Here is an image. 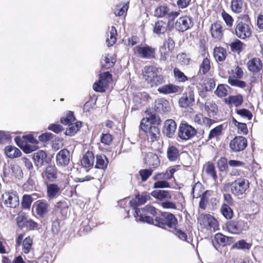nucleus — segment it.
<instances>
[{
	"instance_id": "f257e3e1",
	"label": "nucleus",
	"mask_w": 263,
	"mask_h": 263,
	"mask_svg": "<svg viewBox=\"0 0 263 263\" xmlns=\"http://www.w3.org/2000/svg\"><path fill=\"white\" fill-rule=\"evenodd\" d=\"M159 68L153 65L145 66L142 71L143 78L151 87L157 86L164 83V77L158 74Z\"/></svg>"
},
{
	"instance_id": "f03ea898",
	"label": "nucleus",
	"mask_w": 263,
	"mask_h": 263,
	"mask_svg": "<svg viewBox=\"0 0 263 263\" xmlns=\"http://www.w3.org/2000/svg\"><path fill=\"white\" fill-rule=\"evenodd\" d=\"M250 186L249 181L244 178H239L233 181L230 184L231 193L238 198H242Z\"/></svg>"
},
{
	"instance_id": "7ed1b4c3",
	"label": "nucleus",
	"mask_w": 263,
	"mask_h": 263,
	"mask_svg": "<svg viewBox=\"0 0 263 263\" xmlns=\"http://www.w3.org/2000/svg\"><path fill=\"white\" fill-rule=\"evenodd\" d=\"M177 223V219L174 215L166 212H162L161 217H156L155 218V226L163 229H173L176 226Z\"/></svg>"
},
{
	"instance_id": "20e7f679",
	"label": "nucleus",
	"mask_w": 263,
	"mask_h": 263,
	"mask_svg": "<svg viewBox=\"0 0 263 263\" xmlns=\"http://www.w3.org/2000/svg\"><path fill=\"white\" fill-rule=\"evenodd\" d=\"M145 118L140 123V129L145 132L148 140L154 142L158 139L160 132L158 126L152 124H145Z\"/></svg>"
},
{
	"instance_id": "39448f33",
	"label": "nucleus",
	"mask_w": 263,
	"mask_h": 263,
	"mask_svg": "<svg viewBox=\"0 0 263 263\" xmlns=\"http://www.w3.org/2000/svg\"><path fill=\"white\" fill-rule=\"evenodd\" d=\"M226 226L228 231L234 234H239L249 229L247 222L242 220L229 221L227 222Z\"/></svg>"
},
{
	"instance_id": "423d86ee",
	"label": "nucleus",
	"mask_w": 263,
	"mask_h": 263,
	"mask_svg": "<svg viewBox=\"0 0 263 263\" xmlns=\"http://www.w3.org/2000/svg\"><path fill=\"white\" fill-rule=\"evenodd\" d=\"M196 133V129L186 122L181 123L179 125L178 136L183 140L191 139L195 136Z\"/></svg>"
},
{
	"instance_id": "0eeeda50",
	"label": "nucleus",
	"mask_w": 263,
	"mask_h": 263,
	"mask_svg": "<svg viewBox=\"0 0 263 263\" xmlns=\"http://www.w3.org/2000/svg\"><path fill=\"white\" fill-rule=\"evenodd\" d=\"M194 23L193 18L187 15L180 17L175 23V28L176 30L183 32L192 28Z\"/></svg>"
},
{
	"instance_id": "6e6552de",
	"label": "nucleus",
	"mask_w": 263,
	"mask_h": 263,
	"mask_svg": "<svg viewBox=\"0 0 263 263\" xmlns=\"http://www.w3.org/2000/svg\"><path fill=\"white\" fill-rule=\"evenodd\" d=\"M111 79V74L109 72H105L100 74L98 82H96L93 84V90L97 92H104Z\"/></svg>"
},
{
	"instance_id": "1a4fd4ad",
	"label": "nucleus",
	"mask_w": 263,
	"mask_h": 263,
	"mask_svg": "<svg viewBox=\"0 0 263 263\" xmlns=\"http://www.w3.org/2000/svg\"><path fill=\"white\" fill-rule=\"evenodd\" d=\"M235 30L236 36L242 40L249 37L252 34L250 26L242 22L237 24Z\"/></svg>"
},
{
	"instance_id": "9d476101",
	"label": "nucleus",
	"mask_w": 263,
	"mask_h": 263,
	"mask_svg": "<svg viewBox=\"0 0 263 263\" xmlns=\"http://www.w3.org/2000/svg\"><path fill=\"white\" fill-rule=\"evenodd\" d=\"M139 55L142 59H152L155 58L156 50L147 45L137 46L136 47Z\"/></svg>"
},
{
	"instance_id": "9b49d317",
	"label": "nucleus",
	"mask_w": 263,
	"mask_h": 263,
	"mask_svg": "<svg viewBox=\"0 0 263 263\" xmlns=\"http://www.w3.org/2000/svg\"><path fill=\"white\" fill-rule=\"evenodd\" d=\"M247 146V140L242 136L235 137L230 143V147L232 151L238 152L244 150Z\"/></svg>"
},
{
	"instance_id": "f8f14e48",
	"label": "nucleus",
	"mask_w": 263,
	"mask_h": 263,
	"mask_svg": "<svg viewBox=\"0 0 263 263\" xmlns=\"http://www.w3.org/2000/svg\"><path fill=\"white\" fill-rule=\"evenodd\" d=\"M195 102L194 93L192 90H189L182 94L178 103L181 108H187L193 105Z\"/></svg>"
},
{
	"instance_id": "ddd939ff",
	"label": "nucleus",
	"mask_w": 263,
	"mask_h": 263,
	"mask_svg": "<svg viewBox=\"0 0 263 263\" xmlns=\"http://www.w3.org/2000/svg\"><path fill=\"white\" fill-rule=\"evenodd\" d=\"M70 154L68 150L64 148L59 151L56 156V163L59 166L65 167L70 162Z\"/></svg>"
},
{
	"instance_id": "4468645a",
	"label": "nucleus",
	"mask_w": 263,
	"mask_h": 263,
	"mask_svg": "<svg viewBox=\"0 0 263 263\" xmlns=\"http://www.w3.org/2000/svg\"><path fill=\"white\" fill-rule=\"evenodd\" d=\"M201 225L204 227L215 230L218 227V222L215 218L210 214H201L198 219Z\"/></svg>"
},
{
	"instance_id": "2eb2a0df",
	"label": "nucleus",
	"mask_w": 263,
	"mask_h": 263,
	"mask_svg": "<svg viewBox=\"0 0 263 263\" xmlns=\"http://www.w3.org/2000/svg\"><path fill=\"white\" fill-rule=\"evenodd\" d=\"M2 197L5 199V203L11 208H15L19 205V198L15 192L6 193Z\"/></svg>"
},
{
	"instance_id": "dca6fc26",
	"label": "nucleus",
	"mask_w": 263,
	"mask_h": 263,
	"mask_svg": "<svg viewBox=\"0 0 263 263\" xmlns=\"http://www.w3.org/2000/svg\"><path fill=\"white\" fill-rule=\"evenodd\" d=\"M33 207L35 208L37 214L40 217H44L49 211V204L46 201L39 200L34 202Z\"/></svg>"
},
{
	"instance_id": "f3484780",
	"label": "nucleus",
	"mask_w": 263,
	"mask_h": 263,
	"mask_svg": "<svg viewBox=\"0 0 263 263\" xmlns=\"http://www.w3.org/2000/svg\"><path fill=\"white\" fill-rule=\"evenodd\" d=\"M248 70L253 73H259L262 70L263 65L261 60L258 58H254L247 63Z\"/></svg>"
},
{
	"instance_id": "a211bd4d",
	"label": "nucleus",
	"mask_w": 263,
	"mask_h": 263,
	"mask_svg": "<svg viewBox=\"0 0 263 263\" xmlns=\"http://www.w3.org/2000/svg\"><path fill=\"white\" fill-rule=\"evenodd\" d=\"M47 154L43 150H39L33 155V160L35 166L39 168L47 161Z\"/></svg>"
},
{
	"instance_id": "6ab92c4d",
	"label": "nucleus",
	"mask_w": 263,
	"mask_h": 263,
	"mask_svg": "<svg viewBox=\"0 0 263 263\" xmlns=\"http://www.w3.org/2000/svg\"><path fill=\"white\" fill-rule=\"evenodd\" d=\"M177 124L174 120H167L164 123L163 133L169 138H172L174 135L176 130Z\"/></svg>"
},
{
	"instance_id": "aec40b11",
	"label": "nucleus",
	"mask_w": 263,
	"mask_h": 263,
	"mask_svg": "<svg viewBox=\"0 0 263 263\" xmlns=\"http://www.w3.org/2000/svg\"><path fill=\"white\" fill-rule=\"evenodd\" d=\"M158 91L160 93L168 95L180 92L181 91V89L177 85L170 83L159 87L158 88Z\"/></svg>"
},
{
	"instance_id": "412c9836",
	"label": "nucleus",
	"mask_w": 263,
	"mask_h": 263,
	"mask_svg": "<svg viewBox=\"0 0 263 263\" xmlns=\"http://www.w3.org/2000/svg\"><path fill=\"white\" fill-rule=\"evenodd\" d=\"M222 27L219 23H215L211 25L210 30L212 37L216 41L221 40L223 37Z\"/></svg>"
},
{
	"instance_id": "4be33fe9",
	"label": "nucleus",
	"mask_w": 263,
	"mask_h": 263,
	"mask_svg": "<svg viewBox=\"0 0 263 263\" xmlns=\"http://www.w3.org/2000/svg\"><path fill=\"white\" fill-rule=\"evenodd\" d=\"M44 175L49 181H55L58 178V170L55 165H48L44 171Z\"/></svg>"
},
{
	"instance_id": "5701e85b",
	"label": "nucleus",
	"mask_w": 263,
	"mask_h": 263,
	"mask_svg": "<svg viewBox=\"0 0 263 263\" xmlns=\"http://www.w3.org/2000/svg\"><path fill=\"white\" fill-rule=\"evenodd\" d=\"M134 215L137 221L153 224L155 226V219H153L150 216L145 215V213L141 212L140 209H136Z\"/></svg>"
},
{
	"instance_id": "b1692460",
	"label": "nucleus",
	"mask_w": 263,
	"mask_h": 263,
	"mask_svg": "<svg viewBox=\"0 0 263 263\" xmlns=\"http://www.w3.org/2000/svg\"><path fill=\"white\" fill-rule=\"evenodd\" d=\"M214 240L218 245L221 246L230 245L234 241L233 237L226 236L221 233L216 234L215 235Z\"/></svg>"
},
{
	"instance_id": "393cba45",
	"label": "nucleus",
	"mask_w": 263,
	"mask_h": 263,
	"mask_svg": "<svg viewBox=\"0 0 263 263\" xmlns=\"http://www.w3.org/2000/svg\"><path fill=\"white\" fill-rule=\"evenodd\" d=\"M9 170H10L12 172L13 175L16 178H21L23 176V171L21 168L17 165H13L11 166H8ZM9 172L7 171V168L6 166H4V174L5 176H8L9 175Z\"/></svg>"
},
{
	"instance_id": "a878e982",
	"label": "nucleus",
	"mask_w": 263,
	"mask_h": 263,
	"mask_svg": "<svg viewBox=\"0 0 263 263\" xmlns=\"http://www.w3.org/2000/svg\"><path fill=\"white\" fill-rule=\"evenodd\" d=\"M156 110L158 112H167L170 110L168 102L164 99H160L155 101Z\"/></svg>"
},
{
	"instance_id": "bb28decb",
	"label": "nucleus",
	"mask_w": 263,
	"mask_h": 263,
	"mask_svg": "<svg viewBox=\"0 0 263 263\" xmlns=\"http://www.w3.org/2000/svg\"><path fill=\"white\" fill-rule=\"evenodd\" d=\"M60 193V188L57 184L51 183L47 185V194L50 199L55 198Z\"/></svg>"
},
{
	"instance_id": "cd10ccee",
	"label": "nucleus",
	"mask_w": 263,
	"mask_h": 263,
	"mask_svg": "<svg viewBox=\"0 0 263 263\" xmlns=\"http://www.w3.org/2000/svg\"><path fill=\"white\" fill-rule=\"evenodd\" d=\"M95 161V156L93 153L88 151L83 157L81 160V164L85 167L92 166Z\"/></svg>"
},
{
	"instance_id": "c85d7f7f",
	"label": "nucleus",
	"mask_w": 263,
	"mask_h": 263,
	"mask_svg": "<svg viewBox=\"0 0 263 263\" xmlns=\"http://www.w3.org/2000/svg\"><path fill=\"white\" fill-rule=\"evenodd\" d=\"M172 11L165 5H161L157 7L154 12V15L158 17H166L167 18Z\"/></svg>"
},
{
	"instance_id": "c756f323",
	"label": "nucleus",
	"mask_w": 263,
	"mask_h": 263,
	"mask_svg": "<svg viewBox=\"0 0 263 263\" xmlns=\"http://www.w3.org/2000/svg\"><path fill=\"white\" fill-rule=\"evenodd\" d=\"M109 33L107 34V38L106 39V43L108 47L112 46L117 41V32L116 28L114 26H111L108 28Z\"/></svg>"
},
{
	"instance_id": "7c9ffc66",
	"label": "nucleus",
	"mask_w": 263,
	"mask_h": 263,
	"mask_svg": "<svg viewBox=\"0 0 263 263\" xmlns=\"http://www.w3.org/2000/svg\"><path fill=\"white\" fill-rule=\"evenodd\" d=\"M108 164V160L105 155H100L96 156V168L104 170L107 168Z\"/></svg>"
},
{
	"instance_id": "2f4dec72",
	"label": "nucleus",
	"mask_w": 263,
	"mask_h": 263,
	"mask_svg": "<svg viewBox=\"0 0 263 263\" xmlns=\"http://www.w3.org/2000/svg\"><path fill=\"white\" fill-rule=\"evenodd\" d=\"M5 153L8 157L10 158L18 157L22 154L18 148L11 145L5 147Z\"/></svg>"
},
{
	"instance_id": "473e14b6",
	"label": "nucleus",
	"mask_w": 263,
	"mask_h": 263,
	"mask_svg": "<svg viewBox=\"0 0 263 263\" xmlns=\"http://www.w3.org/2000/svg\"><path fill=\"white\" fill-rule=\"evenodd\" d=\"M229 46L232 52L239 54L243 50L246 45L240 40L236 39L229 44Z\"/></svg>"
},
{
	"instance_id": "72a5a7b5",
	"label": "nucleus",
	"mask_w": 263,
	"mask_h": 263,
	"mask_svg": "<svg viewBox=\"0 0 263 263\" xmlns=\"http://www.w3.org/2000/svg\"><path fill=\"white\" fill-rule=\"evenodd\" d=\"M179 151L174 146H169L167 150V157L171 161H176L179 157Z\"/></svg>"
},
{
	"instance_id": "f704fd0d",
	"label": "nucleus",
	"mask_w": 263,
	"mask_h": 263,
	"mask_svg": "<svg viewBox=\"0 0 263 263\" xmlns=\"http://www.w3.org/2000/svg\"><path fill=\"white\" fill-rule=\"evenodd\" d=\"M152 195L160 200L171 199L172 196L170 192L165 190H158L152 192Z\"/></svg>"
},
{
	"instance_id": "c9c22d12",
	"label": "nucleus",
	"mask_w": 263,
	"mask_h": 263,
	"mask_svg": "<svg viewBox=\"0 0 263 263\" xmlns=\"http://www.w3.org/2000/svg\"><path fill=\"white\" fill-rule=\"evenodd\" d=\"M213 53L216 60L219 62L223 61L227 57L226 50L222 47H215Z\"/></svg>"
},
{
	"instance_id": "e433bc0d",
	"label": "nucleus",
	"mask_w": 263,
	"mask_h": 263,
	"mask_svg": "<svg viewBox=\"0 0 263 263\" xmlns=\"http://www.w3.org/2000/svg\"><path fill=\"white\" fill-rule=\"evenodd\" d=\"M146 200L145 196L137 195L135 198L130 200L129 203L135 210L136 209H138L137 208L138 206L144 204L146 202Z\"/></svg>"
},
{
	"instance_id": "4c0bfd02",
	"label": "nucleus",
	"mask_w": 263,
	"mask_h": 263,
	"mask_svg": "<svg viewBox=\"0 0 263 263\" xmlns=\"http://www.w3.org/2000/svg\"><path fill=\"white\" fill-rule=\"evenodd\" d=\"M167 30L166 23L162 21L157 22L154 27V32L157 34L164 33Z\"/></svg>"
},
{
	"instance_id": "58836bf2",
	"label": "nucleus",
	"mask_w": 263,
	"mask_h": 263,
	"mask_svg": "<svg viewBox=\"0 0 263 263\" xmlns=\"http://www.w3.org/2000/svg\"><path fill=\"white\" fill-rule=\"evenodd\" d=\"M232 122L235 126L237 127L239 134L243 135L248 134V129L246 123L237 121L234 117L232 118Z\"/></svg>"
},
{
	"instance_id": "ea45409f",
	"label": "nucleus",
	"mask_w": 263,
	"mask_h": 263,
	"mask_svg": "<svg viewBox=\"0 0 263 263\" xmlns=\"http://www.w3.org/2000/svg\"><path fill=\"white\" fill-rule=\"evenodd\" d=\"M145 159L149 165L157 167L159 165L160 160L158 155L156 154L151 153L147 154Z\"/></svg>"
},
{
	"instance_id": "a19ab883",
	"label": "nucleus",
	"mask_w": 263,
	"mask_h": 263,
	"mask_svg": "<svg viewBox=\"0 0 263 263\" xmlns=\"http://www.w3.org/2000/svg\"><path fill=\"white\" fill-rule=\"evenodd\" d=\"M203 185L200 182H197L194 184L192 189V194L194 198H197L202 196Z\"/></svg>"
},
{
	"instance_id": "79ce46f5",
	"label": "nucleus",
	"mask_w": 263,
	"mask_h": 263,
	"mask_svg": "<svg viewBox=\"0 0 263 263\" xmlns=\"http://www.w3.org/2000/svg\"><path fill=\"white\" fill-rule=\"evenodd\" d=\"M210 61L208 58H205L200 65V68L198 72V74H205L210 70Z\"/></svg>"
},
{
	"instance_id": "37998d69",
	"label": "nucleus",
	"mask_w": 263,
	"mask_h": 263,
	"mask_svg": "<svg viewBox=\"0 0 263 263\" xmlns=\"http://www.w3.org/2000/svg\"><path fill=\"white\" fill-rule=\"evenodd\" d=\"M81 124V122H76L74 124L68 125L69 127L65 132L66 135L70 136L74 135L80 129Z\"/></svg>"
},
{
	"instance_id": "c03bdc74",
	"label": "nucleus",
	"mask_w": 263,
	"mask_h": 263,
	"mask_svg": "<svg viewBox=\"0 0 263 263\" xmlns=\"http://www.w3.org/2000/svg\"><path fill=\"white\" fill-rule=\"evenodd\" d=\"M251 246V243H248L245 240L241 239L235 243L232 246V248L245 251L250 250Z\"/></svg>"
},
{
	"instance_id": "a18cd8bd",
	"label": "nucleus",
	"mask_w": 263,
	"mask_h": 263,
	"mask_svg": "<svg viewBox=\"0 0 263 263\" xmlns=\"http://www.w3.org/2000/svg\"><path fill=\"white\" fill-rule=\"evenodd\" d=\"M230 88L226 84H219L215 91V93L219 97H225L228 94V90Z\"/></svg>"
},
{
	"instance_id": "49530a36",
	"label": "nucleus",
	"mask_w": 263,
	"mask_h": 263,
	"mask_svg": "<svg viewBox=\"0 0 263 263\" xmlns=\"http://www.w3.org/2000/svg\"><path fill=\"white\" fill-rule=\"evenodd\" d=\"M220 211L226 218L230 219L233 217V211L228 204L223 203L220 208Z\"/></svg>"
},
{
	"instance_id": "de8ad7c7",
	"label": "nucleus",
	"mask_w": 263,
	"mask_h": 263,
	"mask_svg": "<svg viewBox=\"0 0 263 263\" xmlns=\"http://www.w3.org/2000/svg\"><path fill=\"white\" fill-rule=\"evenodd\" d=\"M211 192L207 190L202 194V196L199 202V207L202 210H205L209 202V196L211 195Z\"/></svg>"
},
{
	"instance_id": "09e8293b",
	"label": "nucleus",
	"mask_w": 263,
	"mask_h": 263,
	"mask_svg": "<svg viewBox=\"0 0 263 263\" xmlns=\"http://www.w3.org/2000/svg\"><path fill=\"white\" fill-rule=\"evenodd\" d=\"M204 107L205 110L210 117L214 116L218 109L216 104L213 102H206Z\"/></svg>"
},
{
	"instance_id": "8fccbe9b",
	"label": "nucleus",
	"mask_w": 263,
	"mask_h": 263,
	"mask_svg": "<svg viewBox=\"0 0 263 263\" xmlns=\"http://www.w3.org/2000/svg\"><path fill=\"white\" fill-rule=\"evenodd\" d=\"M228 83L233 86L243 88L246 86V83L245 81L240 80L233 77H229Z\"/></svg>"
},
{
	"instance_id": "3c124183",
	"label": "nucleus",
	"mask_w": 263,
	"mask_h": 263,
	"mask_svg": "<svg viewBox=\"0 0 263 263\" xmlns=\"http://www.w3.org/2000/svg\"><path fill=\"white\" fill-rule=\"evenodd\" d=\"M146 112L147 113L149 116L145 119L144 122L145 124H152V125H156V124L159 123L160 119L156 115L155 113L150 112V114H149L148 110H146Z\"/></svg>"
},
{
	"instance_id": "603ef678",
	"label": "nucleus",
	"mask_w": 263,
	"mask_h": 263,
	"mask_svg": "<svg viewBox=\"0 0 263 263\" xmlns=\"http://www.w3.org/2000/svg\"><path fill=\"white\" fill-rule=\"evenodd\" d=\"M230 103L233 104L236 107L240 106L243 102V97L241 95L230 96L228 98Z\"/></svg>"
},
{
	"instance_id": "864d4df0",
	"label": "nucleus",
	"mask_w": 263,
	"mask_h": 263,
	"mask_svg": "<svg viewBox=\"0 0 263 263\" xmlns=\"http://www.w3.org/2000/svg\"><path fill=\"white\" fill-rule=\"evenodd\" d=\"M242 5L243 3L242 0H232L231 5L232 10L237 13L241 12Z\"/></svg>"
},
{
	"instance_id": "5fc2aeb1",
	"label": "nucleus",
	"mask_w": 263,
	"mask_h": 263,
	"mask_svg": "<svg viewBox=\"0 0 263 263\" xmlns=\"http://www.w3.org/2000/svg\"><path fill=\"white\" fill-rule=\"evenodd\" d=\"M76 120V118L73 115V113L72 111H69L66 115L65 117H62L61 118V123L64 125H69L72 124V122Z\"/></svg>"
},
{
	"instance_id": "6e6d98bb",
	"label": "nucleus",
	"mask_w": 263,
	"mask_h": 263,
	"mask_svg": "<svg viewBox=\"0 0 263 263\" xmlns=\"http://www.w3.org/2000/svg\"><path fill=\"white\" fill-rule=\"evenodd\" d=\"M102 60L105 62L104 64H103V62H102V67L105 69H108L113 66L115 63L114 59L109 54L105 55Z\"/></svg>"
},
{
	"instance_id": "4d7b16f0",
	"label": "nucleus",
	"mask_w": 263,
	"mask_h": 263,
	"mask_svg": "<svg viewBox=\"0 0 263 263\" xmlns=\"http://www.w3.org/2000/svg\"><path fill=\"white\" fill-rule=\"evenodd\" d=\"M222 128L223 126L221 124L211 129L209 134L208 140H211L214 137L220 135L222 133Z\"/></svg>"
},
{
	"instance_id": "13d9d810",
	"label": "nucleus",
	"mask_w": 263,
	"mask_h": 263,
	"mask_svg": "<svg viewBox=\"0 0 263 263\" xmlns=\"http://www.w3.org/2000/svg\"><path fill=\"white\" fill-rule=\"evenodd\" d=\"M206 173L211 176L214 180L217 178L215 167L212 163L208 162L206 165Z\"/></svg>"
},
{
	"instance_id": "bf43d9fd",
	"label": "nucleus",
	"mask_w": 263,
	"mask_h": 263,
	"mask_svg": "<svg viewBox=\"0 0 263 263\" xmlns=\"http://www.w3.org/2000/svg\"><path fill=\"white\" fill-rule=\"evenodd\" d=\"M236 112L240 117L246 118L248 120H251L253 117L252 112L249 110L245 108L236 109Z\"/></svg>"
},
{
	"instance_id": "052dcab7",
	"label": "nucleus",
	"mask_w": 263,
	"mask_h": 263,
	"mask_svg": "<svg viewBox=\"0 0 263 263\" xmlns=\"http://www.w3.org/2000/svg\"><path fill=\"white\" fill-rule=\"evenodd\" d=\"M180 13L179 12H174L172 11L171 13H170V15H168V22L166 24L167 28L168 27L171 29L173 28H175V23L174 22L175 18L177 17L179 15Z\"/></svg>"
},
{
	"instance_id": "680f3d73",
	"label": "nucleus",
	"mask_w": 263,
	"mask_h": 263,
	"mask_svg": "<svg viewBox=\"0 0 263 263\" xmlns=\"http://www.w3.org/2000/svg\"><path fill=\"white\" fill-rule=\"evenodd\" d=\"M174 77L179 82H184L187 80V77L184 74L183 72L181 71L179 68L175 67L173 69Z\"/></svg>"
},
{
	"instance_id": "e2e57ef3",
	"label": "nucleus",
	"mask_w": 263,
	"mask_h": 263,
	"mask_svg": "<svg viewBox=\"0 0 263 263\" xmlns=\"http://www.w3.org/2000/svg\"><path fill=\"white\" fill-rule=\"evenodd\" d=\"M228 162L227 158H220L217 162V166L220 172L227 171L228 170Z\"/></svg>"
},
{
	"instance_id": "0e129e2a",
	"label": "nucleus",
	"mask_w": 263,
	"mask_h": 263,
	"mask_svg": "<svg viewBox=\"0 0 263 263\" xmlns=\"http://www.w3.org/2000/svg\"><path fill=\"white\" fill-rule=\"evenodd\" d=\"M32 202V198L30 195H24L23 197L21 203L22 208L24 209H28L30 208Z\"/></svg>"
},
{
	"instance_id": "69168bd1",
	"label": "nucleus",
	"mask_w": 263,
	"mask_h": 263,
	"mask_svg": "<svg viewBox=\"0 0 263 263\" xmlns=\"http://www.w3.org/2000/svg\"><path fill=\"white\" fill-rule=\"evenodd\" d=\"M32 245V240L28 236L26 237L23 241V251L24 253L28 254L31 249Z\"/></svg>"
},
{
	"instance_id": "338daca9",
	"label": "nucleus",
	"mask_w": 263,
	"mask_h": 263,
	"mask_svg": "<svg viewBox=\"0 0 263 263\" xmlns=\"http://www.w3.org/2000/svg\"><path fill=\"white\" fill-rule=\"evenodd\" d=\"M153 170L152 169H142L139 171V174L141 176L143 182L146 181L149 177L152 175Z\"/></svg>"
},
{
	"instance_id": "774afa93",
	"label": "nucleus",
	"mask_w": 263,
	"mask_h": 263,
	"mask_svg": "<svg viewBox=\"0 0 263 263\" xmlns=\"http://www.w3.org/2000/svg\"><path fill=\"white\" fill-rule=\"evenodd\" d=\"M221 16L227 26L229 27H231L234 22L233 17L224 11L221 13Z\"/></svg>"
}]
</instances>
